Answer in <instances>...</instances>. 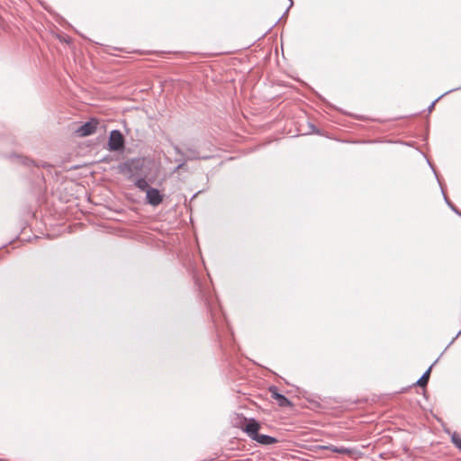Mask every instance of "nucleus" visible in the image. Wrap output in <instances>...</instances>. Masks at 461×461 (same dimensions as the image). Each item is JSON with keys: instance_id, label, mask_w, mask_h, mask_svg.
I'll list each match as a JSON object with an SVG mask.
<instances>
[{"instance_id": "1", "label": "nucleus", "mask_w": 461, "mask_h": 461, "mask_svg": "<svg viewBox=\"0 0 461 461\" xmlns=\"http://www.w3.org/2000/svg\"><path fill=\"white\" fill-rule=\"evenodd\" d=\"M145 159L143 158H134L120 163L117 167L118 172L128 178H131L137 174H140L144 167Z\"/></svg>"}, {"instance_id": "2", "label": "nucleus", "mask_w": 461, "mask_h": 461, "mask_svg": "<svg viewBox=\"0 0 461 461\" xmlns=\"http://www.w3.org/2000/svg\"><path fill=\"white\" fill-rule=\"evenodd\" d=\"M125 147V139L119 130H113L108 139V149L110 151H122Z\"/></svg>"}, {"instance_id": "3", "label": "nucleus", "mask_w": 461, "mask_h": 461, "mask_svg": "<svg viewBox=\"0 0 461 461\" xmlns=\"http://www.w3.org/2000/svg\"><path fill=\"white\" fill-rule=\"evenodd\" d=\"M99 124L98 120L96 119H91L90 121L85 122L82 124L77 130V132L81 137H86L94 134L96 130L97 126Z\"/></svg>"}, {"instance_id": "4", "label": "nucleus", "mask_w": 461, "mask_h": 461, "mask_svg": "<svg viewBox=\"0 0 461 461\" xmlns=\"http://www.w3.org/2000/svg\"><path fill=\"white\" fill-rule=\"evenodd\" d=\"M164 195L157 188L150 187L146 192V203L151 206H158L163 202Z\"/></svg>"}, {"instance_id": "5", "label": "nucleus", "mask_w": 461, "mask_h": 461, "mask_svg": "<svg viewBox=\"0 0 461 461\" xmlns=\"http://www.w3.org/2000/svg\"><path fill=\"white\" fill-rule=\"evenodd\" d=\"M269 393L271 394V397L276 401L277 404L280 407H292L293 403L292 402L285 397L284 394L280 393L278 392V389L276 386H270L269 387Z\"/></svg>"}, {"instance_id": "6", "label": "nucleus", "mask_w": 461, "mask_h": 461, "mask_svg": "<svg viewBox=\"0 0 461 461\" xmlns=\"http://www.w3.org/2000/svg\"><path fill=\"white\" fill-rule=\"evenodd\" d=\"M259 429L260 425L258 421H257L255 419H250L247 421L244 431L249 436V438L254 439V437L256 438L258 434Z\"/></svg>"}, {"instance_id": "7", "label": "nucleus", "mask_w": 461, "mask_h": 461, "mask_svg": "<svg viewBox=\"0 0 461 461\" xmlns=\"http://www.w3.org/2000/svg\"><path fill=\"white\" fill-rule=\"evenodd\" d=\"M185 155H186V159H190V160H198V159L207 160V159L211 158V156H200L198 150L194 148H191V147L186 148Z\"/></svg>"}, {"instance_id": "8", "label": "nucleus", "mask_w": 461, "mask_h": 461, "mask_svg": "<svg viewBox=\"0 0 461 461\" xmlns=\"http://www.w3.org/2000/svg\"><path fill=\"white\" fill-rule=\"evenodd\" d=\"M253 440L266 446L275 444L278 441L276 438L265 434H258L256 438L254 437Z\"/></svg>"}, {"instance_id": "9", "label": "nucleus", "mask_w": 461, "mask_h": 461, "mask_svg": "<svg viewBox=\"0 0 461 461\" xmlns=\"http://www.w3.org/2000/svg\"><path fill=\"white\" fill-rule=\"evenodd\" d=\"M134 185L142 192H147L150 188L145 176H140L134 181Z\"/></svg>"}, {"instance_id": "10", "label": "nucleus", "mask_w": 461, "mask_h": 461, "mask_svg": "<svg viewBox=\"0 0 461 461\" xmlns=\"http://www.w3.org/2000/svg\"><path fill=\"white\" fill-rule=\"evenodd\" d=\"M433 365H431L424 373L423 375L420 377V379L416 382V384L420 387H425L429 382V375H430V371H431V368H432Z\"/></svg>"}, {"instance_id": "11", "label": "nucleus", "mask_w": 461, "mask_h": 461, "mask_svg": "<svg viewBox=\"0 0 461 461\" xmlns=\"http://www.w3.org/2000/svg\"><path fill=\"white\" fill-rule=\"evenodd\" d=\"M447 433L451 434V441L461 451V436L456 432L451 433L449 430H446Z\"/></svg>"}, {"instance_id": "12", "label": "nucleus", "mask_w": 461, "mask_h": 461, "mask_svg": "<svg viewBox=\"0 0 461 461\" xmlns=\"http://www.w3.org/2000/svg\"><path fill=\"white\" fill-rule=\"evenodd\" d=\"M459 89H461V85H460L459 86H456V87H455V88H452V89H450V90H448V91L445 92V93H444V94H442L441 95H439L437 99H435V100L430 104V105L428 107V111L430 113V112L433 110V108H434V106H435V104H436V103H437V102H438L441 97L445 96L446 95H447V94H449V93H451V92H454V91H456V90H459Z\"/></svg>"}, {"instance_id": "13", "label": "nucleus", "mask_w": 461, "mask_h": 461, "mask_svg": "<svg viewBox=\"0 0 461 461\" xmlns=\"http://www.w3.org/2000/svg\"><path fill=\"white\" fill-rule=\"evenodd\" d=\"M444 200L447 204L454 211L456 214L461 216V212L456 209V207L449 201V199L444 194Z\"/></svg>"}, {"instance_id": "14", "label": "nucleus", "mask_w": 461, "mask_h": 461, "mask_svg": "<svg viewBox=\"0 0 461 461\" xmlns=\"http://www.w3.org/2000/svg\"><path fill=\"white\" fill-rule=\"evenodd\" d=\"M325 448L331 449L335 453H346L348 450L345 448H338L336 447H326Z\"/></svg>"}, {"instance_id": "15", "label": "nucleus", "mask_w": 461, "mask_h": 461, "mask_svg": "<svg viewBox=\"0 0 461 461\" xmlns=\"http://www.w3.org/2000/svg\"><path fill=\"white\" fill-rule=\"evenodd\" d=\"M174 150L175 152L179 155L180 157H184L185 155V152L182 150L178 146L174 145Z\"/></svg>"}, {"instance_id": "16", "label": "nucleus", "mask_w": 461, "mask_h": 461, "mask_svg": "<svg viewBox=\"0 0 461 461\" xmlns=\"http://www.w3.org/2000/svg\"><path fill=\"white\" fill-rule=\"evenodd\" d=\"M176 161L180 163L182 161H185V164L187 162V161H190V159H186V155H185L184 157H180L179 158H176Z\"/></svg>"}, {"instance_id": "17", "label": "nucleus", "mask_w": 461, "mask_h": 461, "mask_svg": "<svg viewBox=\"0 0 461 461\" xmlns=\"http://www.w3.org/2000/svg\"><path fill=\"white\" fill-rule=\"evenodd\" d=\"M185 166V161H182L180 163H178V165L176 166V167L175 168L174 172H176L178 171L179 169L183 168Z\"/></svg>"}, {"instance_id": "18", "label": "nucleus", "mask_w": 461, "mask_h": 461, "mask_svg": "<svg viewBox=\"0 0 461 461\" xmlns=\"http://www.w3.org/2000/svg\"><path fill=\"white\" fill-rule=\"evenodd\" d=\"M460 334H461V330L457 332V334L455 336V338L450 341V343L448 344V346H449V345H451V344L454 342V340H455L456 338H458V336H459Z\"/></svg>"}, {"instance_id": "19", "label": "nucleus", "mask_w": 461, "mask_h": 461, "mask_svg": "<svg viewBox=\"0 0 461 461\" xmlns=\"http://www.w3.org/2000/svg\"><path fill=\"white\" fill-rule=\"evenodd\" d=\"M289 2H290V5H289V6H288L287 10L285 11V14L288 12V10L293 6V4H294V3H293V0H289Z\"/></svg>"}, {"instance_id": "20", "label": "nucleus", "mask_w": 461, "mask_h": 461, "mask_svg": "<svg viewBox=\"0 0 461 461\" xmlns=\"http://www.w3.org/2000/svg\"><path fill=\"white\" fill-rule=\"evenodd\" d=\"M289 2H290V5H289V6H288L287 10L285 11V14L288 12V10L293 6V4H294V3H293V0H289Z\"/></svg>"}, {"instance_id": "21", "label": "nucleus", "mask_w": 461, "mask_h": 461, "mask_svg": "<svg viewBox=\"0 0 461 461\" xmlns=\"http://www.w3.org/2000/svg\"><path fill=\"white\" fill-rule=\"evenodd\" d=\"M29 162H30V161H29L28 159H26V160L23 161V164H26V165H29Z\"/></svg>"}, {"instance_id": "22", "label": "nucleus", "mask_w": 461, "mask_h": 461, "mask_svg": "<svg viewBox=\"0 0 461 461\" xmlns=\"http://www.w3.org/2000/svg\"><path fill=\"white\" fill-rule=\"evenodd\" d=\"M201 191L197 192L196 194H194L193 198L196 197L198 194H200Z\"/></svg>"}]
</instances>
